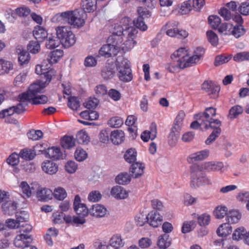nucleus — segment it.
Masks as SVG:
<instances>
[{"label":"nucleus","instance_id":"c85d7f7f","mask_svg":"<svg viewBox=\"0 0 249 249\" xmlns=\"http://www.w3.org/2000/svg\"><path fill=\"white\" fill-rule=\"evenodd\" d=\"M209 155V151L208 150H202L191 154L188 159V160L189 162L202 160L207 158Z\"/></svg>","mask_w":249,"mask_h":249},{"label":"nucleus","instance_id":"2eb2a0df","mask_svg":"<svg viewBox=\"0 0 249 249\" xmlns=\"http://www.w3.org/2000/svg\"><path fill=\"white\" fill-rule=\"evenodd\" d=\"M49 39L46 42V47L49 49H53L58 47L61 44L59 32H53L49 34Z\"/></svg>","mask_w":249,"mask_h":249},{"label":"nucleus","instance_id":"4be33fe9","mask_svg":"<svg viewBox=\"0 0 249 249\" xmlns=\"http://www.w3.org/2000/svg\"><path fill=\"white\" fill-rule=\"evenodd\" d=\"M185 117V113L183 111H180L176 117L173 125L171 128V131L174 132L177 134H180L182 126L183 121Z\"/></svg>","mask_w":249,"mask_h":249},{"label":"nucleus","instance_id":"39448f33","mask_svg":"<svg viewBox=\"0 0 249 249\" xmlns=\"http://www.w3.org/2000/svg\"><path fill=\"white\" fill-rule=\"evenodd\" d=\"M188 52L184 48H180L175 52L171 55L172 63L173 66L168 67L167 70L170 72H175L178 69H183V62L185 60V58L188 57Z\"/></svg>","mask_w":249,"mask_h":249},{"label":"nucleus","instance_id":"7ed1b4c3","mask_svg":"<svg viewBox=\"0 0 249 249\" xmlns=\"http://www.w3.org/2000/svg\"><path fill=\"white\" fill-rule=\"evenodd\" d=\"M139 14L141 15L136 20H133L134 26L129 25V19L128 18H124L122 19L121 23H126L127 24H123L121 25L122 30H119L118 31H134L135 28H137L142 31H145L147 29V25L143 21V18L142 16H144V12L143 9L142 7L138 9Z\"/></svg>","mask_w":249,"mask_h":249},{"label":"nucleus","instance_id":"9d476101","mask_svg":"<svg viewBox=\"0 0 249 249\" xmlns=\"http://www.w3.org/2000/svg\"><path fill=\"white\" fill-rule=\"evenodd\" d=\"M42 146V144H36L32 148H24L20 150L18 156L26 160H33L36 155L38 147H41Z\"/></svg>","mask_w":249,"mask_h":249},{"label":"nucleus","instance_id":"37998d69","mask_svg":"<svg viewBox=\"0 0 249 249\" xmlns=\"http://www.w3.org/2000/svg\"><path fill=\"white\" fill-rule=\"evenodd\" d=\"M22 196L23 198H29L32 195V190L30 185L26 181H22L19 185Z\"/></svg>","mask_w":249,"mask_h":249},{"label":"nucleus","instance_id":"13d9d810","mask_svg":"<svg viewBox=\"0 0 249 249\" xmlns=\"http://www.w3.org/2000/svg\"><path fill=\"white\" fill-rule=\"evenodd\" d=\"M208 22L213 29H216L221 23L220 18L216 15H211L208 18Z\"/></svg>","mask_w":249,"mask_h":249},{"label":"nucleus","instance_id":"393cba45","mask_svg":"<svg viewBox=\"0 0 249 249\" xmlns=\"http://www.w3.org/2000/svg\"><path fill=\"white\" fill-rule=\"evenodd\" d=\"M215 115L216 109L213 107H209L205 109V112L202 114L201 113L196 114L195 118L197 119V117H200L202 119H204L206 123L213 120H214L213 117L215 116Z\"/></svg>","mask_w":249,"mask_h":249},{"label":"nucleus","instance_id":"a211bd4d","mask_svg":"<svg viewBox=\"0 0 249 249\" xmlns=\"http://www.w3.org/2000/svg\"><path fill=\"white\" fill-rule=\"evenodd\" d=\"M31 232L22 231L21 233L17 234V247H22L21 244H30L33 238Z\"/></svg>","mask_w":249,"mask_h":249},{"label":"nucleus","instance_id":"6ab92c4d","mask_svg":"<svg viewBox=\"0 0 249 249\" xmlns=\"http://www.w3.org/2000/svg\"><path fill=\"white\" fill-rule=\"evenodd\" d=\"M145 167L143 163L135 162L132 164L130 168L132 176L135 178L141 177L144 173Z\"/></svg>","mask_w":249,"mask_h":249},{"label":"nucleus","instance_id":"58836bf2","mask_svg":"<svg viewBox=\"0 0 249 249\" xmlns=\"http://www.w3.org/2000/svg\"><path fill=\"white\" fill-rule=\"evenodd\" d=\"M241 218V214L237 210H232L230 211L227 214V220L229 224L236 223Z\"/></svg>","mask_w":249,"mask_h":249},{"label":"nucleus","instance_id":"1a4fd4ad","mask_svg":"<svg viewBox=\"0 0 249 249\" xmlns=\"http://www.w3.org/2000/svg\"><path fill=\"white\" fill-rule=\"evenodd\" d=\"M124 32H113V34L110 36L107 40V43L111 44L113 47H115L117 51L120 50V46L123 45L124 40Z\"/></svg>","mask_w":249,"mask_h":249},{"label":"nucleus","instance_id":"69168bd1","mask_svg":"<svg viewBox=\"0 0 249 249\" xmlns=\"http://www.w3.org/2000/svg\"><path fill=\"white\" fill-rule=\"evenodd\" d=\"M232 57V55L229 56H225L223 55H219L216 56L214 65L215 66H218L228 62Z\"/></svg>","mask_w":249,"mask_h":249},{"label":"nucleus","instance_id":"ea45409f","mask_svg":"<svg viewBox=\"0 0 249 249\" xmlns=\"http://www.w3.org/2000/svg\"><path fill=\"white\" fill-rule=\"evenodd\" d=\"M13 69V65L11 62L0 59V75L8 73Z\"/></svg>","mask_w":249,"mask_h":249},{"label":"nucleus","instance_id":"de8ad7c7","mask_svg":"<svg viewBox=\"0 0 249 249\" xmlns=\"http://www.w3.org/2000/svg\"><path fill=\"white\" fill-rule=\"evenodd\" d=\"M76 140L79 144H87L90 141L88 133L83 130H80L78 132Z\"/></svg>","mask_w":249,"mask_h":249},{"label":"nucleus","instance_id":"ddd939ff","mask_svg":"<svg viewBox=\"0 0 249 249\" xmlns=\"http://www.w3.org/2000/svg\"><path fill=\"white\" fill-rule=\"evenodd\" d=\"M16 107L13 106L0 112V118H4L5 122L9 124H15L16 122Z\"/></svg>","mask_w":249,"mask_h":249},{"label":"nucleus","instance_id":"423d86ee","mask_svg":"<svg viewBox=\"0 0 249 249\" xmlns=\"http://www.w3.org/2000/svg\"><path fill=\"white\" fill-rule=\"evenodd\" d=\"M201 89L213 99L219 96L220 88L212 81H205L201 85Z\"/></svg>","mask_w":249,"mask_h":249},{"label":"nucleus","instance_id":"0eeeda50","mask_svg":"<svg viewBox=\"0 0 249 249\" xmlns=\"http://www.w3.org/2000/svg\"><path fill=\"white\" fill-rule=\"evenodd\" d=\"M45 87L43 82L34 83L30 85L26 92L22 93V96H25L31 101V98L42 93Z\"/></svg>","mask_w":249,"mask_h":249},{"label":"nucleus","instance_id":"dca6fc26","mask_svg":"<svg viewBox=\"0 0 249 249\" xmlns=\"http://www.w3.org/2000/svg\"><path fill=\"white\" fill-rule=\"evenodd\" d=\"M42 170L46 174L52 175L56 173L58 170L57 164L53 161L46 160L42 162Z\"/></svg>","mask_w":249,"mask_h":249},{"label":"nucleus","instance_id":"4d7b16f0","mask_svg":"<svg viewBox=\"0 0 249 249\" xmlns=\"http://www.w3.org/2000/svg\"><path fill=\"white\" fill-rule=\"evenodd\" d=\"M48 97L45 95H38L31 98V102L33 105H37L45 104L47 103Z\"/></svg>","mask_w":249,"mask_h":249},{"label":"nucleus","instance_id":"412c9836","mask_svg":"<svg viewBox=\"0 0 249 249\" xmlns=\"http://www.w3.org/2000/svg\"><path fill=\"white\" fill-rule=\"evenodd\" d=\"M110 193L117 199H125L128 196V193L123 187L118 185L113 187Z\"/></svg>","mask_w":249,"mask_h":249},{"label":"nucleus","instance_id":"5fc2aeb1","mask_svg":"<svg viewBox=\"0 0 249 249\" xmlns=\"http://www.w3.org/2000/svg\"><path fill=\"white\" fill-rule=\"evenodd\" d=\"M110 133L109 130L107 129L102 130L99 134V139L100 142L107 143L110 141Z\"/></svg>","mask_w":249,"mask_h":249},{"label":"nucleus","instance_id":"79ce46f5","mask_svg":"<svg viewBox=\"0 0 249 249\" xmlns=\"http://www.w3.org/2000/svg\"><path fill=\"white\" fill-rule=\"evenodd\" d=\"M124 157L126 162L132 164L136 160L137 152L135 149H129L125 153Z\"/></svg>","mask_w":249,"mask_h":249},{"label":"nucleus","instance_id":"2f4dec72","mask_svg":"<svg viewBox=\"0 0 249 249\" xmlns=\"http://www.w3.org/2000/svg\"><path fill=\"white\" fill-rule=\"evenodd\" d=\"M46 155L53 160H59L62 157V153L59 147H52L46 151Z\"/></svg>","mask_w":249,"mask_h":249},{"label":"nucleus","instance_id":"864d4df0","mask_svg":"<svg viewBox=\"0 0 249 249\" xmlns=\"http://www.w3.org/2000/svg\"><path fill=\"white\" fill-rule=\"evenodd\" d=\"M177 22H168L161 29V31H182V29L178 27Z\"/></svg>","mask_w":249,"mask_h":249},{"label":"nucleus","instance_id":"5701e85b","mask_svg":"<svg viewBox=\"0 0 249 249\" xmlns=\"http://www.w3.org/2000/svg\"><path fill=\"white\" fill-rule=\"evenodd\" d=\"M224 167V164L220 161L206 162L203 164V168L208 172L221 171Z\"/></svg>","mask_w":249,"mask_h":249},{"label":"nucleus","instance_id":"c03bdc74","mask_svg":"<svg viewBox=\"0 0 249 249\" xmlns=\"http://www.w3.org/2000/svg\"><path fill=\"white\" fill-rule=\"evenodd\" d=\"M27 135L30 140L38 141L43 138V133L40 130L31 129L27 132Z\"/></svg>","mask_w":249,"mask_h":249},{"label":"nucleus","instance_id":"0e129e2a","mask_svg":"<svg viewBox=\"0 0 249 249\" xmlns=\"http://www.w3.org/2000/svg\"><path fill=\"white\" fill-rule=\"evenodd\" d=\"M221 125V122L218 119H215L206 123L205 122L204 127L206 129L211 128L213 129V131H214L217 128H220V126Z\"/></svg>","mask_w":249,"mask_h":249},{"label":"nucleus","instance_id":"6e6552de","mask_svg":"<svg viewBox=\"0 0 249 249\" xmlns=\"http://www.w3.org/2000/svg\"><path fill=\"white\" fill-rule=\"evenodd\" d=\"M226 6L229 10L225 7H222L219 10L218 13L225 20H229L232 17L230 11L236 12L237 10V5L235 1H231L227 3Z\"/></svg>","mask_w":249,"mask_h":249},{"label":"nucleus","instance_id":"c9c22d12","mask_svg":"<svg viewBox=\"0 0 249 249\" xmlns=\"http://www.w3.org/2000/svg\"><path fill=\"white\" fill-rule=\"evenodd\" d=\"M232 232V228L230 224L223 223L219 226L216 230V233L219 236L226 237Z\"/></svg>","mask_w":249,"mask_h":249},{"label":"nucleus","instance_id":"6e6d98bb","mask_svg":"<svg viewBox=\"0 0 249 249\" xmlns=\"http://www.w3.org/2000/svg\"><path fill=\"white\" fill-rule=\"evenodd\" d=\"M53 195L55 198L58 200H64L67 196L66 190L62 187H58L54 190Z\"/></svg>","mask_w":249,"mask_h":249},{"label":"nucleus","instance_id":"4c0bfd02","mask_svg":"<svg viewBox=\"0 0 249 249\" xmlns=\"http://www.w3.org/2000/svg\"><path fill=\"white\" fill-rule=\"evenodd\" d=\"M61 145L64 149H71L75 145V140L72 136H65L61 140Z\"/></svg>","mask_w":249,"mask_h":249},{"label":"nucleus","instance_id":"603ef678","mask_svg":"<svg viewBox=\"0 0 249 249\" xmlns=\"http://www.w3.org/2000/svg\"><path fill=\"white\" fill-rule=\"evenodd\" d=\"M192 1L188 0L182 3L180 6L179 13L181 15H186L189 13L192 9Z\"/></svg>","mask_w":249,"mask_h":249},{"label":"nucleus","instance_id":"20e7f679","mask_svg":"<svg viewBox=\"0 0 249 249\" xmlns=\"http://www.w3.org/2000/svg\"><path fill=\"white\" fill-rule=\"evenodd\" d=\"M116 66L118 71V75L120 80L129 82L132 79L131 70L129 61L123 57H118L116 60Z\"/></svg>","mask_w":249,"mask_h":249},{"label":"nucleus","instance_id":"7c9ffc66","mask_svg":"<svg viewBox=\"0 0 249 249\" xmlns=\"http://www.w3.org/2000/svg\"><path fill=\"white\" fill-rule=\"evenodd\" d=\"M245 31V29L241 24L233 25L230 23H224L221 24L218 31Z\"/></svg>","mask_w":249,"mask_h":249},{"label":"nucleus","instance_id":"49530a36","mask_svg":"<svg viewBox=\"0 0 249 249\" xmlns=\"http://www.w3.org/2000/svg\"><path fill=\"white\" fill-rule=\"evenodd\" d=\"M114 74V71L112 66L109 64L107 65L102 70L101 75L105 79L111 78Z\"/></svg>","mask_w":249,"mask_h":249},{"label":"nucleus","instance_id":"338daca9","mask_svg":"<svg viewBox=\"0 0 249 249\" xmlns=\"http://www.w3.org/2000/svg\"><path fill=\"white\" fill-rule=\"evenodd\" d=\"M123 123V120L119 117H112L108 122V124L110 127L115 128L121 126Z\"/></svg>","mask_w":249,"mask_h":249},{"label":"nucleus","instance_id":"473e14b6","mask_svg":"<svg viewBox=\"0 0 249 249\" xmlns=\"http://www.w3.org/2000/svg\"><path fill=\"white\" fill-rule=\"evenodd\" d=\"M172 239L168 234L160 235L157 242V245L160 249H166L171 244Z\"/></svg>","mask_w":249,"mask_h":249},{"label":"nucleus","instance_id":"052dcab7","mask_svg":"<svg viewBox=\"0 0 249 249\" xmlns=\"http://www.w3.org/2000/svg\"><path fill=\"white\" fill-rule=\"evenodd\" d=\"M29 219V214L27 212L20 211L17 212V225L19 223H26Z\"/></svg>","mask_w":249,"mask_h":249},{"label":"nucleus","instance_id":"680f3d73","mask_svg":"<svg viewBox=\"0 0 249 249\" xmlns=\"http://www.w3.org/2000/svg\"><path fill=\"white\" fill-rule=\"evenodd\" d=\"M68 106L72 110H77L80 106L78 98L75 96H70L68 98Z\"/></svg>","mask_w":249,"mask_h":249},{"label":"nucleus","instance_id":"9b49d317","mask_svg":"<svg viewBox=\"0 0 249 249\" xmlns=\"http://www.w3.org/2000/svg\"><path fill=\"white\" fill-rule=\"evenodd\" d=\"M73 207L76 214L85 217L89 213V210L86 205L81 203V198L79 195H76L73 202Z\"/></svg>","mask_w":249,"mask_h":249},{"label":"nucleus","instance_id":"cd10ccee","mask_svg":"<svg viewBox=\"0 0 249 249\" xmlns=\"http://www.w3.org/2000/svg\"><path fill=\"white\" fill-rule=\"evenodd\" d=\"M2 209L4 214L13 215L16 213L15 202L11 200H6L2 204Z\"/></svg>","mask_w":249,"mask_h":249},{"label":"nucleus","instance_id":"b1692460","mask_svg":"<svg viewBox=\"0 0 249 249\" xmlns=\"http://www.w3.org/2000/svg\"><path fill=\"white\" fill-rule=\"evenodd\" d=\"M128 34L126 36H124V42L123 45L124 46L123 47V49L124 50H125L126 51L129 50L132 48L134 47L135 44L136 43V42L134 40V38L136 36V34L134 32H127Z\"/></svg>","mask_w":249,"mask_h":249},{"label":"nucleus","instance_id":"c756f323","mask_svg":"<svg viewBox=\"0 0 249 249\" xmlns=\"http://www.w3.org/2000/svg\"><path fill=\"white\" fill-rule=\"evenodd\" d=\"M83 10L82 11L86 12H92L96 9V0H82L81 3Z\"/></svg>","mask_w":249,"mask_h":249},{"label":"nucleus","instance_id":"3c124183","mask_svg":"<svg viewBox=\"0 0 249 249\" xmlns=\"http://www.w3.org/2000/svg\"><path fill=\"white\" fill-rule=\"evenodd\" d=\"M124 244L121 236L119 235H114L109 240V245L115 248L123 247Z\"/></svg>","mask_w":249,"mask_h":249},{"label":"nucleus","instance_id":"774afa93","mask_svg":"<svg viewBox=\"0 0 249 249\" xmlns=\"http://www.w3.org/2000/svg\"><path fill=\"white\" fill-rule=\"evenodd\" d=\"M233 60L236 62L249 60V52L238 53L233 56Z\"/></svg>","mask_w":249,"mask_h":249},{"label":"nucleus","instance_id":"f704fd0d","mask_svg":"<svg viewBox=\"0 0 249 249\" xmlns=\"http://www.w3.org/2000/svg\"><path fill=\"white\" fill-rule=\"evenodd\" d=\"M30 55L28 51L25 50L20 51L18 53V61L20 66L25 67L30 62Z\"/></svg>","mask_w":249,"mask_h":249},{"label":"nucleus","instance_id":"4468645a","mask_svg":"<svg viewBox=\"0 0 249 249\" xmlns=\"http://www.w3.org/2000/svg\"><path fill=\"white\" fill-rule=\"evenodd\" d=\"M162 221V216L155 211H151L147 215L146 222L151 226L157 228L161 225Z\"/></svg>","mask_w":249,"mask_h":249},{"label":"nucleus","instance_id":"a18cd8bd","mask_svg":"<svg viewBox=\"0 0 249 249\" xmlns=\"http://www.w3.org/2000/svg\"><path fill=\"white\" fill-rule=\"evenodd\" d=\"M131 180V177L127 173H123L119 174L115 178L116 183L125 185L129 183Z\"/></svg>","mask_w":249,"mask_h":249},{"label":"nucleus","instance_id":"bb28decb","mask_svg":"<svg viewBox=\"0 0 249 249\" xmlns=\"http://www.w3.org/2000/svg\"><path fill=\"white\" fill-rule=\"evenodd\" d=\"M106 208L99 204L93 205L92 208L89 210L90 214L96 217H103L106 215Z\"/></svg>","mask_w":249,"mask_h":249},{"label":"nucleus","instance_id":"09e8293b","mask_svg":"<svg viewBox=\"0 0 249 249\" xmlns=\"http://www.w3.org/2000/svg\"><path fill=\"white\" fill-rule=\"evenodd\" d=\"M27 51L29 53L32 54L38 53L40 51V45L36 41H31L27 46Z\"/></svg>","mask_w":249,"mask_h":249},{"label":"nucleus","instance_id":"bf43d9fd","mask_svg":"<svg viewBox=\"0 0 249 249\" xmlns=\"http://www.w3.org/2000/svg\"><path fill=\"white\" fill-rule=\"evenodd\" d=\"M74 157L78 161H82L88 157L87 152L81 148H78L74 153Z\"/></svg>","mask_w":249,"mask_h":249},{"label":"nucleus","instance_id":"f03ea898","mask_svg":"<svg viewBox=\"0 0 249 249\" xmlns=\"http://www.w3.org/2000/svg\"><path fill=\"white\" fill-rule=\"evenodd\" d=\"M191 169V186L192 188L212 184L211 180L202 172L199 165H193Z\"/></svg>","mask_w":249,"mask_h":249},{"label":"nucleus","instance_id":"8fccbe9b","mask_svg":"<svg viewBox=\"0 0 249 249\" xmlns=\"http://www.w3.org/2000/svg\"><path fill=\"white\" fill-rule=\"evenodd\" d=\"M243 111V108L239 105H236L232 107L229 110V116L230 119H233L237 118Z\"/></svg>","mask_w":249,"mask_h":249},{"label":"nucleus","instance_id":"a19ab883","mask_svg":"<svg viewBox=\"0 0 249 249\" xmlns=\"http://www.w3.org/2000/svg\"><path fill=\"white\" fill-rule=\"evenodd\" d=\"M157 136V129L155 125L153 128H152L150 131H144L141 135L142 139L144 142H147L149 139L153 140Z\"/></svg>","mask_w":249,"mask_h":249},{"label":"nucleus","instance_id":"f8f14e48","mask_svg":"<svg viewBox=\"0 0 249 249\" xmlns=\"http://www.w3.org/2000/svg\"><path fill=\"white\" fill-rule=\"evenodd\" d=\"M59 36L61 44L65 48H69L75 43L76 38L73 32H59Z\"/></svg>","mask_w":249,"mask_h":249},{"label":"nucleus","instance_id":"e433bc0d","mask_svg":"<svg viewBox=\"0 0 249 249\" xmlns=\"http://www.w3.org/2000/svg\"><path fill=\"white\" fill-rule=\"evenodd\" d=\"M52 192L51 190L46 188H41L37 192V197L39 200L47 201L52 198Z\"/></svg>","mask_w":249,"mask_h":249},{"label":"nucleus","instance_id":"f257e3e1","mask_svg":"<svg viewBox=\"0 0 249 249\" xmlns=\"http://www.w3.org/2000/svg\"><path fill=\"white\" fill-rule=\"evenodd\" d=\"M86 14L83 11H70L68 19V25L58 26L56 31H71V27L79 29L85 23Z\"/></svg>","mask_w":249,"mask_h":249},{"label":"nucleus","instance_id":"a878e982","mask_svg":"<svg viewBox=\"0 0 249 249\" xmlns=\"http://www.w3.org/2000/svg\"><path fill=\"white\" fill-rule=\"evenodd\" d=\"M124 140V133L121 130H115L110 133V141L115 145L122 143Z\"/></svg>","mask_w":249,"mask_h":249},{"label":"nucleus","instance_id":"e2e57ef3","mask_svg":"<svg viewBox=\"0 0 249 249\" xmlns=\"http://www.w3.org/2000/svg\"><path fill=\"white\" fill-rule=\"evenodd\" d=\"M228 209L225 206H217L214 211V214L216 218L220 219L227 215Z\"/></svg>","mask_w":249,"mask_h":249},{"label":"nucleus","instance_id":"f3484780","mask_svg":"<svg viewBox=\"0 0 249 249\" xmlns=\"http://www.w3.org/2000/svg\"><path fill=\"white\" fill-rule=\"evenodd\" d=\"M99 53L101 56L109 57L112 56H116L118 53V51L115 47H113L111 44L107 43V44L103 45L100 48Z\"/></svg>","mask_w":249,"mask_h":249},{"label":"nucleus","instance_id":"aec40b11","mask_svg":"<svg viewBox=\"0 0 249 249\" xmlns=\"http://www.w3.org/2000/svg\"><path fill=\"white\" fill-rule=\"evenodd\" d=\"M17 101L18 102L17 103V114H18L24 112L26 110L25 107L31 102L29 98L25 96H22V93L18 95Z\"/></svg>","mask_w":249,"mask_h":249},{"label":"nucleus","instance_id":"72a5a7b5","mask_svg":"<svg viewBox=\"0 0 249 249\" xmlns=\"http://www.w3.org/2000/svg\"><path fill=\"white\" fill-rule=\"evenodd\" d=\"M63 55V51L62 50L59 49L55 50L52 51L48 55L47 61L50 64L56 63Z\"/></svg>","mask_w":249,"mask_h":249}]
</instances>
